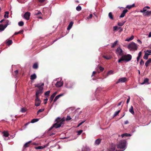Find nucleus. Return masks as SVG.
Returning a JSON list of instances; mask_svg holds the SVG:
<instances>
[{"instance_id":"39","label":"nucleus","mask_w":151,"mask_h":151,"mask_svg":"<svg viewBox=\"0 0 151 151\" xmlns=\"http://www.w3.org/2000/svg\"><path fill=\"white\" fill-rule=\"evenodd\" d=\"M76 10L78 11H79L81 9V6H78L76 7Z\"/></svg>"},{"instance_id":"29","label":"nucleus","mask_w":151,"mask_h":151,"mask_svg":"<svg viewBox=\"0 0 151 151\" xmlns=\"http://www.w3.org/2000/svg\"><path fill=\"white\" fill-rule=\"evenodd\" d=\"M148 81H149V80L148 78H146L144 79L143 82L142 83H141V85L144 84L148 82Z\"/></svg>"},{"instance_id":"46","label":"nucleus","mask_w":151,"mask_h":151,"mask_svg":"<svg viewBox=\"0 0 151 151\" xmlns=\"http://www.w3.org/2000/svg\"><path fill=\"white\" fill-rule=\"evenodd\" d=\"M128 12V10L127 9H125L124 10L123 12L122 13L123 14L125 15V14L127 12Z\"/></svg>"},{"instance_id":"59","label":"nucleus","mask_w":151,"mask_h":151,"mask_svg":"<svg viewBox=\"0 0 151 151\" xmlns=\"http://www.w3.org/2000/svg\"><path fill=\"white\" fill-rule=\"evenodd\" d=\"M44 100L45 101V102L44 103V104H46L47 103V101L48 100V99L47 98H46V99H45Z\"/></svg>"},{"instance_id":"62","label":"nucleus","mask_w":151,"mask_h":151,"mask_svg":"<svg viewBox=\"0 0 151 151\" xmlns=\"http://www.w3.org/2000/svg\"><path fill=\"white\" fill-rule=\"evenodd\" d=\"M148 53V54H150L151 53V50H147L146 51Z\"/></svg>"},{"instance_id":"24","label":"nucleus","mask_w":151,"mask_h":151,"mask_svg":"<svg viewBox=\"0 0 151 151\" xmlns=\"http://www.w3.org/2000/svg\"><path fill=\"white\" fill-rule=\"evenodd\" d=\"M131 135L129 134H128L127 133L123 134L121 135V137H123L124 136L126 137H130L131 136Z\"/></svg>"},{"instance_id":"52","label":"nucleus","mask_w":151,"mask_h":151,"mask_svg":"<svg viewBox=\"0 0 151 151\" xmlns=\"http://www.w3.org/2000/svg\"><path fill=\"white\" fill-rule=\"evenodd\" d=\"M144 62L142 59H141L140 62V64L141 65H143L144 64Z\"/></svg>"},{"instance_id":"27","label":"nucleus","mask_w":151,"mask_h":151,"mask_svg":"<svg viewBox=\"0 0 151 151\" xmlns=\"http://www.w3.org/2000/svg\"><path fill=\"white\" fill-rule=\"evenodd\" d=\"M2 133L3 134L4 136L5 137H7L9 135V134L7 132H4Z\"/></svg>"},{"instance_id":"35","label":"nucleus","mask_w":151,"mask_h":151,"mask_svg":"<svg viewBox=\"0 0 151 151\" xmlns=\"http://www.w3.org/2000/svg\"><path fill=\"white\" fill-rule=\"evenodd\" d=\"M24 23L23 21H20L18 22V24L20 26H22L24 25Z\"/></svg>"},{"instance_id":"9","label":"nucleus","mask_w":151,"mask_h":151,"mask_svg":"<svg viewBox=\"0 0 151 151\" xmlns=\"http://www.w3.org/2000/svg\"><path fill=\"white\" fill-rule=\"evenodd\" d=\"M30 15V13L29 12H27L24 15V18L27 20H28L29 19Z\"/></svg>"},{"instance_id":"22","label":"nucleus","mask_w":151,"mask_h":151,"mask_svg":"<svg viewBox=\"0 0 151 151\" xmlns=\"http://www.w3.org/2000/svg\"><path fill=\"white\" fill-rule=\"evenodd\" d=\"M118 42V40H116L113 43L111 46V48H113L117 44Z\"/></svg>"},{"instance_id":"23","label":"nucleus","mask_w":151,"mask_h":151,"mask_svg":"<svg viewBox=\"0 0 151 151\" xmlns=\"http://www.w3.org/2000/svg\"><path fill=\"white\" fill-rule=\"evenodd\" d=\"M150 55V54H148L147 52L145 53L143 58L145 60H147L148 59V56Z\"/></svg>"},{"instance_id":"54","label":"nucleus","mask_w":151,"mask_h":151,"mask_svg":"<svg viewBox=\"0 0 151 151\" xmlns=\"http://www.w3.org/2000/svg\"><path fill=\"white\" fill-rule=\"evenodd\" d=\"M99 69L101 71H102L104 70V68L100 66L99 67Z\"/></svg>"},{"instance_id":"20","label":"nucleus","mask_w":151,"mask_h":151,"mask_svg":"<svg viewBox=\"0 0 151 151\" xmlns=\"http://www.w3.org/2000/svg\"><path fill=\"white\" fill-rule=\"evenodd\" d=\"M129 111L132 114H134V112L133 110V107L132 106H131L130 107V109L129 110Z\"/></svg>"},{"instance_id":"42","label":"nucleus","mask_w":151,"mask_h":151,"mask_svg":"<svg viewBox=\"0 0 151 151\" xmlns=\"http://www.w3.org/2000/svg\"><path fill=\"white\" fill-rule=\"evenodd\" d=\"M23 30H20L19 32H15L14 34V35H17V34H18L21 33H23Z\"/></svg>"},{"instance_id":"2","label":"nucleus","mask_w":151,"mask_h":151,"mask_svg":"<svg viewBox=\"0 0 151 151\" xmlns=\"http://www.w3.org/2000/svg\"><path fill=\"white\" fill-rule=\"evenodd\" d=\"M3 22V24H5L4 25L2 24H0V32L3 31L7 26L10 24V22L7 19H3L1 20L0 22L1 23Z\"/></svg>"},{"instance_id":"60","label":"nucleus","mask_w":151,"mask_h":151,"mask_svg":"<svg viewBox=\"0 0 151 151\" xmlns=\"http://www.w3.org/2000/svg\"><path fill=\"white\" fill-rule=\"evenodd\" d=\"M42 14V13H41V12L40 11H39L37 13H36V15H39L40 14Z\"/></svg>"},{"instance_id":"45","label":"nucleus","mask_w":151,"mask_h":151,"mask_svg":"<svg viewBox=\"0 0 151 151\" xmlns=\"http://www.w3.org/2000/svg\"><path fill=\"white\" fill-rule=\"evenodd\" d=\"M120 27H119L118 28V27L117 26H115L113 27V30L114 31H116L118 29H120Z\"/></svg>"},{"instance_id":"25","label":"nucleus","mask_w":151,"mask_h":151,"mask_svg":"<svg viewBox=\"0 0 151 151\" xmlns=\"http://www.w3.org/2000/svg\"><path fill=\"white\" fill-rule=\"evenodd\" d=\"M9 12L8 11L5 12V14L4 15V17L5 18H8L9 17Z\"/></svg>"},{"instance_id":"38","label":"nucleus","mask_w":151,"mask_h":151,"mask_svg":"<svg viewBox=\"0 0 151 151\" xmlns=\"http://www.w3.org/2000/svg\"><path fill=\"white\" fill-rule=\"evenodd\" d=\"M12 41L11 40H8L7 42V44L8 45H9L12 44Z\"/></svg>"},{"instance_id":"21","label":"nucleus","mask_w":151,"mask_h":151,"mask_svg":"<svg viewBox=\"0 0 151 151\" xmlns=\"http://www.w3.org/2000/svg\"><path fill=\"white\" fill-rule=\"evenodd\" d=\"M151 63V58H149L145 63V65L147 67L150 63Z\"/></svg>"},{"instance_id":"5","label":"nucleus","mask_w":151,"mask_h":151,"mask_svg":"<svg viewBox=\"0 0 151 151\" xmlns=\"http://www.w3.org/2000/svg\"><path fill=\"white\" fill-rule=\"evenodd\" d=\"M123 50L120 47H118L116 51V53L118 56L122 55L123 54Z\"/></svg>"},{"instance_id":"32","label":"nucleus","mask_w":151,"mask_h":151,"mask_svg":"<svg viewBox=\"0 0 151 151\" xmlns=\"http://www.w3.org/2000/svg\"><path fill=\"white\" fill-rule=\"evenodd\" d=\"M103 57L106 59L107 60H109L111 58V57L110 56L107 55V56H103Z\"/></svg>"},{"instance_id":"17","label":"nucleus","mask_w":151,"mask_h":151,"mask_svg":"<svg viewBox=\"0 0 151 151\" xmlns=\"http://www.w3.org/2000/svg\"><path fill=\"white\" fill-rule=\"evenodd\" d=\"M37 78V76L35 73H34L32 75L30 76V79L31 80H34Z\"/></svg>"},{"instance_id":"50","label":"nucleus","mask_w":151,"mask_h":151,"mask_svg":"<svg viewBox=\"0 0 151 151\" xmlns=\"http://www.w3.org/2000/svg\"><path fill=\"white\" fill-rule=\"evenodd\" d=\"M130 96H128V99H127V103H126L127 104H128L129 103V101L130 100Z\"/></svg>"},{"instance_id":"49","label":"nucleus","mask_w":151,"mask_h":151,"mask_svg":"<svg viewBox=\"0 0 151 151\" xmlns=\"http://www.w3.org/2000/svg\"><path fill=\"white\" fill-rule=\"evenodd\" d=\"M71 118L70 117V116H67V117L66 119V121H69L71 119Z\"/></svg>"},{"instance_id":"19","label":"nucleus","mask_w":151,"mask_h":151,"mask_svg":"<svg viewBox=\"0 0 151 151\" xmlns=\"http://www.w3.org/2000/svg\"><path fill=\"white\" fill-rule=\"evenodd\" d=\"M134 36L133 35H132L130 37H128L125 40V41H130L132 40H133L134 39Z\"/></svg>"},{"instance_id":"26","label":"nucleus","mask_w":151,"mask_h":151,"mask_svg":"<svg viewBox=\"0 0 151 151\" xmlns=\"http://www.w3.org/2000/svg\"><path fill=\"white\" fill-rule=\"evenodd\" d=\"M47 145H44L43 147L42 146H39L36 147L37 149H42L44 148L47 147Z\"/></svg>"},{"instance_id":"63","label":"nucleus","mask_w":151,"mask_h":151,"mask_svg":"<svg viewBox=\"0 0 151 151\" xmlns=\"http://www.w3.org/2000/svg\"><path fill=\"white\" fill-rule=\"evenodd\" d=\"M137 42L139 43L140 44H141L142 43V42L139 39L137 40Z\"/></svg>"},{"instance_id":"48","label":"nucleus","mask_w":151,"mask_h":151,"mask_svg":"<svg viewBox=\"0 0 151 151\" xmlns=\"http://www.w3.org/2000/svg\"><path fill=\"white\" fill-rule=\"evenodd\" d=\"M92 16H93V15L92 14H90L89 16H88L86 19H91L92 18Z\"/></svg>"},{"instance_id":"15","label":"nucleus","mask_w":151,"mask_h":151,"mask_svg":"<svg viewBox=\"0 0 151 151\" xmlns=\"http://www.w3.org/2000/svg\"><path fill=\"white\" fill-rule=\"evenodd\" d=\"M101 139H98L96 140L95 142V144L96 145H98L101 142Z\"/></svg>"},{"instance_id":"30","label":"nucleus","mask_w":151,"mask_h":151,"mask_svg":"<svg viewBox=\"0 0 151 151\" xmlns=\"http://www.w3.org/2000/svg\"><path fill=\"white\" fill-rule=\"evenodd\" d=\"M39 120V119H32L31 121V123H33L38 121Z\"/></svg>"},{"instance_id":"44","label":"nucleus","mask_w":151,"mask_h":151,"mask_svg":"<svg viewBox=\"0 0 151 151\" xmlns=\"http://www.w3.org/2000/svg\"><path fill=\"white\" fill-rule=\"evenodd\" d=\"M20 111L22 113H24L26 111V109L24 108H22L21 109Z\"/></svg>"},{"instance_id":"10","label":"nucleus","mask_w":151,"mask_h":151,"mask_svg":"<svg viewBox=\"0 0 151 151\" xmlns=\"http://www.w3.org/2000/svg\"><path fill=\"white\" fill-rule=\"evenodd\" d=\"M115 149V145L113 144H111L108 149V151H114Z\"/></svg>"},{"instance_id":"61","label":"nucleus","mask_w":151,"mask_h":151,"mask_svg":"<svg viewBox=\"0 0 151 151\" xmlns=\"http://www.w3.org/2000/svg\"><path fill=\"white\" fill-rule=\"evenodd\" d=\"M124 15L122 13L120 16V18H123L124 17Z\"/></svg>"},{"instance_id":"1","label":"nucleus","mask_w":151,"mask_h":151,"mask_svg":"<svg viewBox=\"0 0 151 151\" xmlns=\"http://www.w3.org/2000/svg\"><path fill=\"white\" fill-rule=\"evenodd\" d=\"M64 121L65 119L64 118L61 119L60 117H58L55 119V121L56 122L53 125L52 127H50V129H51L53 127L57 128L60 127L63 124V122Z\"/></svg>"},{"instance_id":"18","label":"nucleus","mask_w":151,"mask_h":151,"mask_svg":"<svg viewBox=\"0 0 151 151\" xmlns=\"http://www.w3.org/2000/svg\"><path fill=\"white\" fill-rule=\"evenodd\" d=\"M73 22H71L70 23L67 28L68 30H69L70 29L73 25Z\"/></svg>"},{"instance_id":"16","label":"nucleus","mask_w":151,"mask_h":151,"mask_svg":"<svg viewBox=\"0 0 151 151\" xmlns=\"http://www.w3.org/2000/svg\"><path fill=\"white\" fill-rule=\"evenodd\" d=\"M63 95V94H60L57 96L55 98L53 102H55L61 96H62Z\"/></svg>"},{"instance_id":"11","label":"nucleus","mask_w":151,"mask_h":151,"mask_svg":"<svg viewBox=\"0 0 151 151\" xmlns=\"http://www.w3.org/2000/svg\"><path fill=\"white\" fill-rule=\"evenodd\" d=\"M63 83L62 81H58L55 84V85L57 87H60L63 86Z\"/></svg>"},{"instance_id":"57","label":"nucleus","mask_w":151,"mask_h":151,"mask_svg":"<svg viewBox=\"0 0 151 151\" xmlns=\"http://www.w3.org/2000/svg\"><path fill=\"white\" fill-rule=\"evenodd\" d=\"M142 55V52H139L138 54L137 57L140 58Z\"/></svg>"},{"instance_id":"53","label":"nucleus","mask_w":151,"mask_h":151,"mask_svg":"<svg viewBox=\"0 0 151 151\" xmlns=\"http://www.w3.org/2000/svg\"><path fill=\"white\" fill-rule=\"evenodd\" d=\"M85 122V120H84L83 121H82L77 126V127H79L80 125H81L82 124H83L84 122Z\"/></svg>"},{"instance_id":"28","label":"nucleus","mask_w":151,"mask_h":151,"mask_svg":"<svg viewBox=\"0 0 151 151\" xmlns=\"http://www.w3.org/2000/svg\"><path fill=\"white\" fill-rule=\"evenodd\" d=\"M109 17L110 19L112 20H113L114 19L113 17L112 13L111 12H110L109 13Z\"/></svg>"},{"instance_id":"55","label":"nucleus","mask_w":151,"mask_h":151,"mask_svg":"<svg viewBox=\"0 0 151 151\" xmlns=\"http://www.w3.org/2000/svg\"><path fill=\"white\" fill-rule=\"evenodd\" d=\"M54 98V97L51 96L50 98V102H52L53 99Z\"/></svg>"},{"instance_id":"13","label":"nucleus","mask_w":151,"mask_h":151,"mask_svg":"<svg viewBox=\"0 0 151 151\" xmlns=\"http://www.w3.org/2000/svg\"><path fill=\"white\" fill-rule=\"evenodd\" d=\"M150 8V7L148 6H146L144 7L142 10H141L140 12L141 13H145L147 11V9H149Z\"/></svg>"},{"instance_id":"64","label":"nucleus","mask_w":151,"mask_h":151,"mask_svg":"<svg viewBox=\"0 0 151 151\" xmlns=\"http://www.w3.org/2000/svg\"><path fill=\"white\" fill-rule=\"evenodd\" d=\"M148 37H151V32L149 33L148 35Z\"/></svg>"},{"instance_id":"12","label":"nucleus","mask_w":151,"mask_h":151,"mask_svg":"<svg viewBox=\"0 0 151 151\" xmlns=\"http://www.w3.org/2000/svg\"><path fill=\"white\" fill-rule=\"evenodd\" d=\"M44 85V83H39L35 85V87H37L38 89H43V86Z\"/></svg>"},{"instance_id":"56","label":"nucleus","mask_w":151,"mask_h":151,"mask_svg":"<svg viewBox=\"0 0 151 151\" xmlns=\"http://www.w3.org/2000/svg\"><path fill=\"white\" fill-rule=\"evenodd\" d=\"M14 72L15 74V76H16L18 73V70H16L14 71Z\"/></svg>"},{"instance_id":"4","label":"nucleus","mask_w":151,"mask_h":151,"mask_svg":"<svg viewBox=\"0 0 151 151\" xmlns=\"http://www.w3.org/2000/svg\"><path fill=\"white\" fill-rule=\"evenodd\" d=\"M122 58L124 59L126 62H127L132 59V56L130 54L124 55H122Z\"/></svg>"},{"instance_id":"6","label":"nucleus","mask_w":151,"mask_h":151,"mask_svg":"<svg viewBox=\"0 0 151 151\" xmlns=\"http://www.w3.org/2000/svg\"><path fill=\"white\" fill-rule=\"evenodd\" d=\"M127 81V79L126 77H122L119 78L116 83L117 84L120 83H124Z\"/></svg>"},{"instance_id":"7","label":"nucleus","mask_w":151,"mask_h":151,"mask_svg":"<svg viewBox=\"0 0 151 151\" xmlns=\"http://www.w3.org/2000/svg\"><path fill=\"white\" fill-rule=\"evenodd\" d=\"M43 92V89H38L36 91V97H39V96L41 95V94Z\"/></svg>"},{"instance_id":"31","label":"nucleus","mask_w":151,"mask_h":151,"mask_svg":"<svg viewBox=\"0 0 151 151\" xmlns=\"http://www.w3.org/2000/svg\"><path fill=\"white\" fill-rule=\"evenodd\" d=\"M38 65L37 63H35L33 65V68L35 69H37L38 68Z\"/></svg>"},{"instance_id":"3","label":"nucleus","mask_w":151,"mask_h":151,"mask_svg":"<svg viewBox=\"0 0 151 151\" xmlns=\"http://www.w3.org/2000/svg\"><path fill=\"white\" fill-rule=\"evenodd\" d=\"M127 48L130 51H134L137 50V46L136 43L132 42L128 45Z\"/></svg>"},{"instance_id":"33","label":"nucleus","mask_w":151,"mask_h":151,"mask_svg":"<svg viewBox=\"0 0 151 151\" xmlns=\"http://www.w3.org/2000/svg\"><path fill=\"white\" fill-rule=\"evenodd\" d=\"M125 22V21H124L122 22H118L117 24L119 26H123Z\"/></svg>"},{"instance_id":"47","label":"nucleus","mask_w":151,"mask_h":151,"mask_svg":"<svg viewBox=\"0 0 151 151\" xmlns=\"http://www.w3.org/2000/svg\"><path fill=\"white\" fill-rule=\"evenodd\" d=\"M83 130H80L78 131L77 132L78 133V135H80L81 133L82 132Z\"/></svg>"},{"instance_id":"41","label":"nucleus","mask_w":151,"mask_h":151,"mask_svg":"<svg viewBox=\"0 0 151 151\" xmlns=\"http://www.w3.org/2000/svg\"><path fill=\"white\" fill-rule=\"evenodd\" d=\"M120 110H118L117 111H116L114 113V114L113 115L114 116H117L120 112Z\"/></svg>"},{"instance_id":"40","label":"nucleus","mask_w":151,"mask_h":151,"mask_svg":"<svg viewBox=\"0 0 151 151\" xmlns=\"http://www.w3.org/2000/svg\"><path fill=\"white\" fill-rule=\"evenodd\" d=\"M114 73V71L112 70H109L107 73V75H109L111 74H112Z\"/></svg>"},{"instance_id":"43","label":"nucleus","mask_w":151,"mask_h":151,"mask_svg":"<svg viewBox=\"0 0 151 151\" xmlns=\"http://www.w3.org/2000/svg\"><path fill=\"white\" fill-rule=\"evenodd\" d=\"M50 93V91H47L45 93V96H49Z\"/></svg>"},{"instance_id":"37","label":"nucleus","mask_w":151,"mask_h":151,"mask_svg":"<svg viewBox=\"0 0 151 151\" xmlns=\"http://www.w3.org/2000/svg\"><path fill=\"white\" fill-rule=\"evenodd\" d=\"M122 61H125L124 59L122 58V56L121 58L119 59L118 60V62L119 63H120Z\"/></svg>"},{"instance_id":"8","label":"nucleus","mask_w":151,"mask_h":151,"mask_svg":"<svg viewBox=\"0 0 151 151\" xmlns=\"http://www.w3.org/2000/svg\"><path fill=\"white\" fill-rule=\"evenodd\" d=\"M41 102V101L39 97H36L35 100V105L36 106H38L40 105Z\"/></svg>"},{"instance_id":"51","label":"nucleus","mask_w":151,"mask_h":151,"mask_svg":"<svg viewBox=\"0 0 151 151\" xmlns=\"http://www.w3.org/2000/svg\"><path fill=\"white\" fill-rule=\"evenodd\" d=\"M133 7L132 5H128L127 6L126 8H128L129 9H130Z\"/></svg>"},{"instance_id":"34","label":"nucleus","mask_w":151,"mask_h":151,"mask_svg":"<svg viewBox=\"0 0 151 151\" xmlns=\"http://www.w3.org/2000/svg\"><path fill=\"white\" fill-rule=\"evenodd\" d=\"M31 141H29L26 143H25L24 145V147H26L29 146V143L31 142Z\"/></svg>"},{"instance_id":"14","label":"nucleus","mask_w":151,"mask_h":151,"mask_svg":"<svg viewBox=\"0 0 151 151\" xmlns=\"http://www.w3.org/2000/svg\"><path fill=\"white\" fill-rule=\"evenodd\" d=\"M144 16H148L151 14V11H147L144 13L143 14Z\"/></svg>"},{"instance_id":"36","label":"nucleus","mask_w":151,"mask_h":151,"mask_svg":"<svg viewBox=\"0 0 151 151\" xmlns=\"http://www.w3.org/2000/svg\"><path fill=\"white\" fill-rule=\"evenodd\" d=\"M44 110V109H39L37 112V114L38 115L39 113L43 112Z\"/></svg>"},{"instance_id":"58","label":"nucleus","mask_w":151,"mask_h":151,"mask_svg":"<svg viewBox=\"0 0 151 151\" xmlns=\"http://www.w3.org/2000/svg\"><path fill=\"white\" fill-rule=\"evenodd\" d=\"M57 92H54V93H53L52 95H51V96L53 97H55V95H56V94H57Z\"/></svg>"}]
</instances>
